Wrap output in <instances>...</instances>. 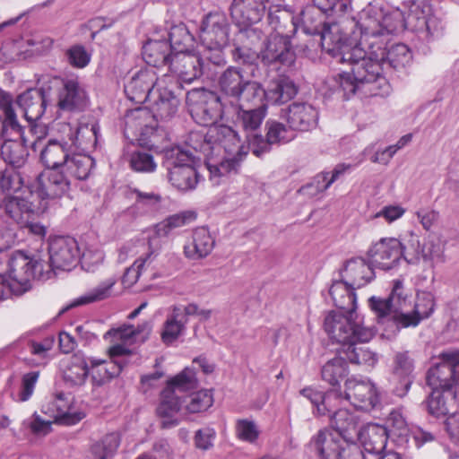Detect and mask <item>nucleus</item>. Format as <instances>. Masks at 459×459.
Instances as JSON below:
<instances>
[{"label":"nucleus","instance_id":"41","mask_svg":"<svg viewBox=\"0 0 459 459\" xmlns=\"http://www.w3.org/2000/svg\"><path fill=\"white\" fill-rule=\"evenodd\" d=\"M95 165L94 160L87 154L71 151L61 172L70 180H84L90 176Z\"/></svg>","mask_w":459,"mask_h":459},{"label":"nucleus","instance_id":"56","mask_svg":"<svg viewBox=\"0 0 459 459\" xmlns=\"http://www.w3.org/2000/svg\"><path fill=\"white\" fill-rule=\"evenodd\" d=\"M411 60V53L405 44H396L385 50V70L390 67L399 69L405 67Z\"/></svg>","mask_w":459,"mask_h":459},{"label":"nucleus","instance_id":"61","mask_svg":"<svg viewBox=\"0 0 459 459\" xmlns=\"http://www.w3.org/2000/svg\"><path fill=\"white\" fill-rule=\"evenodd\" d=\"M169 49L173 53L186 51V48L191 41V35L184 25L173 26L169 31Z\"/></svg>","mask_w":459,"mask_h":459},{"label":"nucleus","instance_id":"59","mask_svg":"<svg viewBox=\"0 0 459 459\" xmlns=\"http://www.w3.org/2000/svg\"><path fill=\"white\" fill-rule=\"evenodd\" d=\"M194 212L186 211L173 214L158 225V231L168 235L172 230L186 226L195 220Z\"/></svg>","mask_w":459,"mask_h":459},{"label":"nucleus","instance_id":"29","mask_svg":"<svg viewBox=\"0 0 459 459\" xmlns=\"http://www.w3.org/2000/svg\"><path fill=\"white\" fill-rule=\"evenodd\" d=\"M266 5L264 0H233L230 15L238 27H248L261 21Z\"/></svg>","mask_w":459,"mask_h":459},{"label":"nucleus","instance_id":"64","mask_svg":"<svg viewBox=\"0 0 459 459\" xmlns=\"http://www.w3.org/2000/svg\"><path fill=\"white\" fill-rule=\"evenodd\" d=\"M236 432L239 439L251 444L257 440L260 434L257 425L253 420H238Z\"/></svg>","mask_w":459,"mask_h":459},{"label":"nucleus","instance_id":"26","mask_svg":"<svg viewBox=\"0 0 459 459\" xmlns=\"http://www.w3.org/2000/svg\"><path fill=\"white\" fill-rule=\"evenodd\" d=\"M226 117L235 120L246 131H255L260 127L267 115V104L261 101L249 105L239 103L234 108H226Z\"/></svg>","mask_w":459,"mask_h":459},{"label":"nucleus","instance_id":"10","mask_svg":"<svg viewBox=\"0 0 459 459\" xmlns=\"http://www.w3.org/2000/svg\"><path fill=\"white\" fill-rule=\"evenodd\" d=\"M195 163V155L181 146H173L164 151L163 166L168 171V179L180 191L186 192L196 187L199 174Z\"/></svg>","mask_w":459,"mask_h":459},{"label":"nucleus","instance_id":"17","mask_svg":"<svg viewBox=\"0 0 459 459\" xmlns=\"http://www.w3.org/2000/svg\"><path fill=\"white\" fill-rule=\"evenodd\" d=\"M169 79V75L159 79L154 69L141 70L125 85V93L131 101L143 103L152 100L156 95V89Z\"/></svg>","mask_w":459,"mask_h":459},{"label":"nucleus","instance_id":"14","mask_svg":"<svg viewBox=\"0 0 459 459\" xmlns=\"http://www.w3.org/2000/svg\"><path fill=\"white\" fill-rule=\"evenodd\" d=\"M41 264L34 261L22 252H16L7 262L6 274L11 281L8 287L11 290L22 292L30 288V281L41 270Z\"/></svg>","mask_w":459,"mask_h":459},{"label":"nucleus","instance_id":"5","mask_svg":"<svg viewBox=\"0 0 459 459\" xmlns=\"http://www.w3.org/2000/svg\"><path fill=\"white\" fill-rule=\"evenodd\" d=\"M209 137L213 140V160L208 163L212 178L236 173L247 154L238 134L230 126L219 125L209 128Z\"/></svg>","mask_w":459,"mask_h":459},{"label":"nucleus","instance_id":"34","mask_svg":"<svg viewBox=\"0 0 459 459\" xmlns=\"http://www.w3.org/2000/svg\"><path fill=\"white\" fill-rule=\"evenodd\" d=\"M17 104L23 111L26 120L30 123V131H35L39 126H33L32 123L39 120L45 111L43 92L38 89L28 90L18 96Z\"/></svg>","mask_w":459,"mask_h":459},{"label":"nucleus","instance_id":"13","mask_svg":"<svg viewBox=\"0 0 459 459\" xmlns=\"http://www.w3.org/2000/svg\"><path fill=\"white\" fill-rule=\"evenodd\" d=\"M407 249L406 233L401 239L383 238L374 243L368 251L373 266L388 271L397 266L401 258L405 260Z\"/></svg>","mask_w":459,"mask_h":459},{"label":"nucleus","instance_id":"45","mask_svg":"<svg viewBox=\"0 0 459 459\" xmlns=\"http://www.w3.org/2000/svg\"><path fill=\"white\" fill-rule=\"evenodd\" d=\"M89 375L85 356L80 352L70 357L64 365L63 378L71 386L82 385Z\"/></svg>","mask_w":459,"mask_h":459},{"label":"nucleus","instance_id":"21","mask_svg":"<svg viewBox=\"0 0 459 459\" xmlns=\"http://www.w3.org/2000/svg\"><path fill=\"white\" fill-rule=\"evenodd\" d=\"M57 130L60 134L65 135L73 149L80 148L85 151L96 146L100 126L94 119H90L81 120L75 127L69 123H61Z\"/></svg>","mask_w":459,"mask_h":459},{"label":"nucleus","instance_id":"54","mask_svg":"<svg viewBox=\"0 0 459 459\" xmlns=\"http://www.w3.org/2000/svg\"><path fill=\"white\" fill-rule=\"evenodd\" d=\"M300 394L311 402V403L316 407V413L320 416L326 415L327 412H330L329 406L331 401L338 398L339 396L336 392H329L325 394L311 387L302 389L300 391Z\"/></svg>","mask_w":459,"mask_h":459},{"label":"nucleus","instance_id":"8","mask_svg":"<svg viewBox=\"0 0 459 459\" xmlns=\"http://www.w3.org/2000/svg\"><path fill=\"white\" fill-rule=\"evenodd\" d=\"M219 88L224 108L233 109L239 103L249 105L262 94L260 82L249 80L241 68L229 66L219 78Z\"/></svg>","mask_w":459,"mask_h":459},{"label":"nucleus","instance_id":"39","mask_svg":"<svg viewBox=\"0 0 459 459\" xmlns=\"http://www.w3.org/2000/svg\"><path fill=\"white\" fill-rule=\"evenodd\" d=\"M458 403L459 389L432 390L427 400V409L430 415L439 418L448 414Z\"/></svg>","mask_w":459,"mask_h":459},{"label":"nucleus","instance_id":"18","mask_svg":"<svg viewBox=\"0 0 459 459\" xmlns=\"http://www.w3.org/2000/svg\"><path fill=\"white\" fill-rule=\"evenodd\" d=\"M49 265L53 270L71 271L80 259L77 241L71 237H56L48 244Z\"/></svg>","mask_w":459,"mask_h":459},{"label":"nucleus","instance_id":"15","mask_svg":"<svg viewBox=\"0 0 459 459\" xmlns=\"http://www.w3.org/2000/svg\"><path fill=\"white\" fill-rule=\"evenodd\" d=\"M344 388V398L354 407L370 411L380 406V393L369 379L348 378L345 381Z\"/></svg>","mask_w":459,"mask_h":459},{"label":"nucleus","instance_id":"30","mask_svg":"<svg viewBox=\"0 0 459 459\" xmlns=\"http://www.w3.org/2000/svg\"><path fill=\"white\" fill-rule=\"evenodd\" d=\"M343 444L339 434L323 429L312 437L308 446L320 459H336Z\"/></svg>","mask_w":459,"mask_h":459},{"label":"nucleus","instance_id":"33","mask_svg":"<svg viewBox=\"0 0 459 459\" xmlns=\"http://www.w3.org/2000/svg\"><path fill=\"white\" fill-rule=\"evenodd\" d=\"M371 263L368 264L362 257H354L343 265L341 277L347 281L352 288H361L370 282L374 277V270Z\"/></svg>","mask_w":459,"mask_h":459},{"label":"nucleus","instance_id":"44","mask_svg":"<svg viewBox=\"0 0 459 459\" xmlns=\"http://www.w3.org/2000/svg\"><path fill=\"white\" fill-rule=\"evenodd\" d=\"M411 294L404 287L403 281L396 279L392 281L391 292L388 299L393 306V312H394V322L397 325L403 327V320L401 319L403 314H409L411 309Z\"/></svg>","mask_w":459,"mask_h":459},{"label":"nucleus","instance_id":"32","mask_svg":"<svg viewBox=\"0 0 459 459\" xmlns=\"http://www.w3.org/2000/svg\"><path fill=\"white\" fill-rule=\"evenodd\" d=\"M358 437L368 454L377 458L385 453L388 433L384 426L369 423L359 431Z\"/></svg>","mask_w":459,"mask_h":459},{"label":"nucleus","instance_id":"53","mask_svg":"<svg viewBox=\"0 0 459 459\" xmlns=\"http://www.w3.org/2000/svg\"><path fill=\"white\" fill-rule=\"evenodd\" d=\"M347 359L343 356H337L328 360L322 368L323 380L331 385H339L340 381L348 375Z\"/></svg>","mask_w":459,"mask_h":459},{"label":"nucleus","instance_id":"27","mask_svg":"<svg viewBox=\"0 0 459 459\" xmlns=\"http://www.w3.org/2000/svg\"><path fill=\"white\" fill-rule=\"evenodd\" d=\"M447 351L439 355L441 362L430 368L427 374V384L431 390L445 391L459 389L456 383L457 375L453 361H449L446 355Z\"/></svg>","mask_w":459,"mask_h":459},{"label":"nucleus","instance_id":"37","mask_svg":"<svg viewBox=\"0 0 459 459\" xmlns=\"http://www.w3.org/2000/svg\"><path fill=\"white\" fill-rule=\"evenodd\" d=\"M314 5L308 6L301 12V19L304 23H316L314 19L316 13H323L327 15L342 16L351 10V0H312Z\"/></svg>","mask_w":459,"mask_h":459},{"label":"nucleus","instance_id":"35","mask_svg":"<svg viewBox=\"0 0 459 459\" xmlns=\"http://www.w3.org/2000/svg\"><path fill=\"white\" fill-rule=\"evenodd\" d=\"M159 239L156 238L151 239L148 252L135 260L124 273L121 281L125 288L132 287L143 273L152 269V265L159 255Z\"/></svg>","mask_w":459,"mask_h":459},{"label":"nucleus","instance_id":"4","mask_svg":"<svg viewBox=\"0 0 459 459\" xmlns=\"http://www.w3.org/2000/svg\"><path fill=\"white\" fill-rule=\"evenodd\" d=\"M353 23L359 30V40L356 45L367 48H385L387 37L403 24L404 16L399 8L384 6L377 2L368 4Z\"/></svg>","mask_w":459,"mask_h":459},{"label":"nucleus","instance_id":"38","mask_svg":"<svg viewBox=\"0 0 459 459\" xmlns=\"http://www.w3.org/2000/svg\"><path fill=\"white\" fill-rule=\"evenodd\" d=\"M434 307L433 294L429 291H419L409 314H403L401 317L403 327L417 326L421 320L428 318L433 313Z\"/></svg>","mask_w":459,"mask_h":459},{"label":"nucleus","instance_id":"1","mask_svg":"<svg viewBox=\"0 0 459 459\" xmlns=\"http://www.w3.org/2000/svg\"><path fill=\"white\" fill-rule=\"evenodd\" d=\"M348 33L341 32L339 23L325 24L321 35L322 47L336 63L348 64L351 71L333 77L335 87L349 99L356 92L364 96L385 95L389 83L385 76V48H367L348 42Z\"/></svg>","mask_w":459,"mask_h":459},{"label":"nucleus","instance_id":"12","mask_svg":"<svg viewBox=\"0 0 459 459\" xmlns=\"http://www.w3.org/2000/svg\"><path fill=\"white\" fill-rule=\"evenodd\" d=\"M211 65L204 56L195 52L179 51L172 54L169 71L183 82L190 83L203 74L212 75Z\"/></svg>","mask_w":459,"mask_h":459},{"label":"nucleus","instance_id":"28","mask_svg":"<svg viewBox=\"0 0 459 459\" xmlns=\"http://www.w3.org/2000/svg\"><path fill=\"white\" fill-rule=\"evenodd\" d=\"M88 102L87 92L77 78L63 81L58 93V106L62 110L80 111L87 107Z\"/></svg>","mask_w":459,"mask_h":459},{"label":"nucleus","instance_id":"6","mask_svg":"<svg viewBox=\"0 0 459 459\" xmlns=\"http://www.w3.org/2000/svg\"><path fill=\"white\" fill-rule=\"evenodd\" d=\"M12 101L11 95L4 92L0 93L1 134L3 136H13L12 139L5 140L4 143H0V147L4 161L13 167L20 168L25 163L28 156L24 144L28 140L23 134L22 127L17 121Z\"/></svg>","mask_w":459,"mask_h":459},{"label":"nucleus","instance_id":"60","mask_svg":"<svg viewBox=\"0 0 459 459\" xmlns=\"http://www.w3.org/2000/svg\"><path fill=\"white\" fill-rule=\"evenodd\" d=\"M55 423L50 417L43 419L37 412H34L30 418L22 421V428L37 437H43L50 433L51 426Z\"/></svg>","mask_w":459,"mask_h":459},{"label":"nucleus","instance_id":"42","mask_svg":"<svg viewBox=\"0 0 459 459\" xmlns=\"http://www.w3.org/2000/svg\"><path fill=\"white\" fill-rule=\"evenodd\" d=\"M165 82L160 84V87L156 89V95L152 98L153 101L152 112L156 119H169L172 117L178 108L179 100L174 95L171 90L164 86Z\"/></svg>","mask_w":459,"mask_h":459},{"label":"nucleus","instance_id":"11","mask_svg":"<svg viewBox=\"0 0 459 459\" xmlns=\"http://www.w3.org/2000/svg\"><path fill=\"white\" fill-rule=\"evenodd\" d=\"M186 103L192 118L200 126H214L219 118L226 117L222 99L212 91L195 89L187 93Z\"/></svg>","mask_w":459,"mask_h":459},{"label":"nucleus","instance_id":"7","mask_svg":"<svg viewBox=\"0 0 459 459\" xmlns=\"http://www.w3.org/2000/svg\"><path fill=\"white\" fill-rule=\"evenodd\" d=\"M268 21L272 29L275 30L271 34L264 48L260 52V59L264 65L280 64L290 65L295 60V53L291 48L290 37L284 35L281 21L290 22L291 15L281 9V4H275L268 7Z\"/></svg>","mask_w":459,"mask_h":459},{"label":"nucleus","instance_id":"52","mask_svg":"<svg viewBox=\"0 0 459 459\" xmlns=\"http://www.w3.org/2000/svg\"><path fill=\"white\" fill-rule=\"evenodd\" d=\"M413 371V361L408 352L397 353L394 358V375L401 378L403 389L395 390L398 396H404L411 385V373Z\"/></svg>","mask_w":459,"mask_h":459},{"label":"nucleus","instance_id":"50","mask_svg":"<svg viewBox=\"0 0 459 459\" xmlns=\"http://www.w3.org/2000/svg\"><path fill=\"white\" fill-rule=\"evenodd\" d=\"M121 442L117 432L104 435L94 441L89 450L91 459H111L117 453Z\"/></svg>","mask_w":459,"mask_h":459},{"label":"nucleus","instance_id":"43","mask_svg":"<svg viewBox=\"0 0 459 459\" xmlns=\"http://www.w3.org/2000/svg\"><path fill=\"white\" fill-rule=\"evenodd\" d=\"M117 279L114 276L108 277L100 281L94 287L89 289L82 295L74 299L71 304L72 307L84 306L101 302L114 296L115 286Z\"/></svg>","mask_w":459,"mask_h":459},{"label":"nucleus","instance_id":"22","mask_svg":"<svg viewBox=\"0 0 459 459\" xmlns=\"http://www.w3.org/2000/svg\"><path fill=\"white\" fill-rule=\"evenodd\" d=\"M355 289L356 288H352V286L342 278L340 281H334L329 289V294L333 305L339 308L340 311H332L325 318L332 314H338L349 318L351 322L361 321L358 315L355 314L357 307Z\"/></svg>","mask_w":459,"mask_h":459},{"label":"nucleus","instance_id":"36","mask_svg":"<svg viewBox=\"0 0 459 459\" xmlns=\"http://www.w3.org/2000/svg\"><path fill=\"white\" fill-rule=\"evenodd\" d=\"M73 148L64 134H60V140H50L40 152L41 161L48 169L62 170Z\"/></svg>","mask_w":459,"mask_h":459},{"label":"nucleus","instance_id":"16","mask_svg":"<svg viewBox=\"0 0 459 459\" xmlns=\"http://www.w3.org/2000/svg\"><path fill=\"white\" fill-rule=\"evenodd\" d=\"M407 249L405 261L410 264H418L422 260L429 267L443 263L444 248L438 241L429 239L420 245V238L413 231L406 232Z\"/></svg>","mask_w":459,"mask_h":459},{"label":"nucleus","instance_id":"20","mask_svg":"<svg viewBox=\"0 0 459 459\" xmlns=\"http://www.w3.org/2000/svg\"><path fill=\"white\" fill-rule=\"evenodd\" d=\"M34 191L30 187L23 188L21 193L14 195H7L3 200L5 213L17 224L23 225L30 220L32 215L39 209L36 203Z\"/></svg>","mask_w":459,"mask_h":459},{"label":"nucleus","instance_id":"25","mask_svg":"<svg viewBox=\"0 0 459 459\" xmlns=\"http://www.w3.org/2000/svg\"><path fill=\"white\" fill-rule=\"evenodd\" d=\"M265 127L267 130L265 139L262 135L255 134L249 140V149L256 157L269 152L271 145L288 143L293 137L286 126L278 121L268 120Z\"/></svg>","mask_w":459,"mask_h":459},{"label":"nucleus","instance_id":"2","mask_svg":"<svg viewBox=\"0 0 459 459\" xmlns=\"http://www.w3.org/2000/svg\"><path fill=\"white\" fill-rule=\"evenodd\" d=\"M195 386V374L190 368H185L168 381L167 386L161 393L160 403L156 409L162 429H171L180 423L178 412L181 409L188 413H199L205 411L212 405L213 396L212 391L207 389L185 396L182 401L180 394Z\"/></svg>","mask_w":459,"mask_h":459},{"label":"nucleus","instance_id":"40","mask_svg":"<svg viewBox=\"0 0 459 459\" xmlns=\"http://www.w3.org/2000/svg\"><path fill=\"white\" fill-rule=\"evenodd\" d=\"M404 22L400 28L409 27L415 30L422 28L433 10L428 0H404L403 2Z\"/></svg>","mask_w":459,"mask_h":459},{"label":"nucleus","instance_id":"23","mask_svg":"<svg viewBox=\"0 0 459 459\" xmlns=\"http://www.w3.org/2000/svg\"><path fill=\"white\" fill-rule=\"evenodd\" d=\"M43 411L54 420L55 423L71 426L82 420L85 414L77 410L70 395L57 394L45 406Z\"/></svg>","mask_w":459,"mask_h":459},{"label":"nucleus","instance_id":"19","mask_svg":"<svg viewBox=\"0 0 459 459\" xmlns=\"http://www.w3.org/2000/svg\"><path fill=\"white\" fill-rule=\"evenodd\" d=\"M69 179L60 171L49 170L41 173L35 182L33 191L41 209L47 208L48 201L62 197L69 189Z\"/></svg>","mask_w":459,"mask_h":459},{"label":"nucleus","instance_id":"47","mask_svg":"<svg viewBox=\"0 0 459 459\" xmlns=\"http://www.w3.org/2000/svg\"><path fill=\"white\" fill-rule=\"evenodd\" d=\"M110 361L91 359V364L93 366L100 367L104 369L102 378L109 380L112 377L118 376L126 365L125 355L130 353L129 350L122 344L113 345L109 351Z\"/></svg>","mask_w":459,"mask_h":459},{"label":"nucleus","instance_id":"3","mask_svg":"<svg viewBox=\"0 0 459 459\" xmlns=\"http://www.w3.org/2000/svg\"><path fill=\"white\" fill-rule=\"evenodd\" d=\"M325 330L329 337L343 345L342 355L351 363L373 367L377 361V355L364 347L355 345L357 342H368L375 335L372 327H367L362 321L351 322L342 315L332 314L325 318Z\"/></svg>","mask_w":459,"mask_h":459},{"label":"nucleus","instance_id":"9","mask_svg":"<svg viewBox=\"0 0 459 459\" xmlns=\"http://www.w3.org/2000/svg\"><path fill=\"white\" fill-rule=\"evenodd\" d=\"M230 23L223 13H208L200 28V41L204 48V56L213 65L225 64L224 48L229 43Z\"/></svg>","mask_w":459,"mask_h":459},{"label":"nucleus","instance_id":"62","mask_svg":"<svg viewBox=\"0 0 459 459\" xmlns=\"http://www.w3.org/2000/svg\"><path fill=\"white\" fill-rule=\"evenodd\" d=\"M368 302L371 310L375 313L379 321H394V312H393V306L388 297L386 299L371 297Z\"/></svg>","mask_w":459,"mask_h":459},{"label":"nucleus","instance_id":"57","mask_svg":"<svg viewBox=\"0 0 459 459\" xmlns=\"http://www.w3.org/2000/svg\"><path fill=\"white\" fill-rule=\"evenodd\" d=\"M326 414L330 417L331 424L336 430L335 433L340 436L345 435L357 427V418L347 409H340L332 413L330 408V412Z\"/></svg>","mask_w":459,"mask_h":459},{"label":"nucleus","instance_id":"51","mask_svg":"<svg viewBox=\"0 0 459 459\" xmlns=\"http://www.w3.org/2000/svg\"><path fill=\"white\" fill-rule=\"evenodd\" d=\"M186 322L187 319L185 318L182 308L174 307L164 323L161 333L162 341L167 344L176 341L185 331Z\"/></svg>","mask_w":459,"mask_h":459},{"label":"nucleus","instance_id":"58","mask_svg":"<svg viewBox=\"0 0 459 459\" xmlns=\"http://www.w3.org/2000/svg\"><path fill=\"white\" fill-rule=\"evenodd\" d=\"M39 373L30 371L22 376L20 388L17 392L11 391V397L14 402L23 403L32 396L36 384L39 380Z\"/></svg>","mask_w":459,"mask_h":459},{"label":"nucleus","instance_id":"63","mask_svg":"<svg viewBox=\"0 0 459 459\" xmlns=\"http://www.w3.org/2000/svg\"><path fill=\"white\" fill-rule=\"evenodd\" d=\"M22 179L20 174L13 169H5L0 174V191L3 193L14 192L22 189Z\"/></svg>","mask_w":459,"mask_h":459},{"label":"nucleus","instance_id":"24","mask_svg":"<svg viewBox=\"0 0 459 459\" xmlns=\"http://www.w3.org/2000/svg\"><path fill=\"white\" fill-rule=\"evenodd\" d=\"M281 117L286 120L290 128L299 131H309L318 122V111L307 102H293L281 110Z\"/></svg>","mask_w":459,"mask_h":459},{"label":"nucleus","instance_id":"55","mask_svg":"<svg viewBox=\"0 0 459 459\" xmlns=\"http://www.w3.org/2000/svg\"><path fill=\"white\" fill-rule=\"evenodd\" d=\"M129 167L137 173H153L157 169V162L153 155L144 150H136L128 156Z\"/></svg>","mask_w":459,"mask_h":459},{"label":"nucleus","instance_id":"48","mask_svg":"<svg viewBox=\"0 0 459 459\" xmlns=\"http://www.w3.org/2000/svg\"><path fill=\"white\" fill-rule=\"evenodd\" d=\"M143 57L146 64L153 67L168 65L172 57L166 40H148L143 47Z\"/></svg>","mask_w":459,"mask_h":459},{"label":"nucleus","instance_id":"46","mask_svg":"<svg viewBox=\"0 0 459 459\" xmlns=\"http://www.w3.org/2000/svg\"><path fill=\"white\" fill-rule=\"evenodd\" d=\"M214 240L206 228L196 229L192 240L185 247V254L190 259H201L208 255L212 250Z\"/></svg>","mask_w":459,"mask_h":459},{"label":"nucleus","instance_id":"31","mask_svg":"<svg viewBox=\"0 0 459 459\" xmlns=\"http://www.w3.org/2000/svg\"><path fill=\"white\" fill-rule=\"evenodd\" d=\"M260 90L262 94L259 96L257 101L264 102L267 105L271 104H282L292 98L298 92L295 83L287 77H278L270 82L267 89H264L260 83ZM256 102V100L255 101Z\"/></svg>","mask_w":459,"mask_h":459},{"label":"nucleus","instance_id":"49","mask_svg":"<svg viewBox=\"0 0 459 459\" xmlns=\"http://www.w3.org/2000/svg\"><path fill=\"white\" fill-rule=\"evenodd\" d=\"M213 140L209 137V129L206 133L203 132H191L188 135L186 146L182 147L185 150H189L195 155L200 153L206 160V164L214 162L213 160ZM196 160H201V157L195 156Z\"/></svg>","mask_w":459,"mask_h":459}]
</instances>
